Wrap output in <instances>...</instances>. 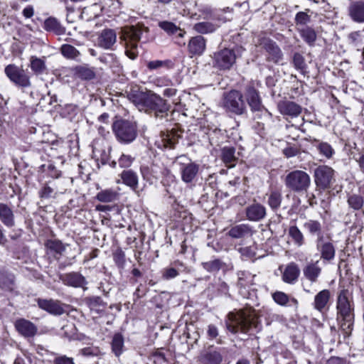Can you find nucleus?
<instances>
[{"instance_id": "obj_63", "label": "nucleus", "mask_w": 364, "mask_h": 364, "mask_svg": "<svg viewBox=\"0 0 364 364\" xmlns=\"http://www.w3.org/2000/svg\"><path fill=\"white\" fill-rule=\"evenodd\" d=\"M358 161L362 172L364 173V155H362Z\"/></svg>"}, {"instance_id": "obj_46", "label": "nucleus", "mask_w": 364, "mask_h": 364, "mask_svg": "<svg viewBox=\"0 0 364 364\" xmlns=\"http://www.w3.org/2000/svg\"><path fill=\"white\" fill-rule=\"evenodd\" d=\"M282 202V195L278 191L271 192L269 199L268 204L272 209H277L280 206Z\"/></svg>"}, {"instance_id": "obj_28", "label": "nucleus", "mask_w": 364, "mask_h": 364, "mask_svg": "<svg viewBox=\"0 0 364 364\" xmlns=\"http://www.w3.org/2000/svg\"><path fill=\"white\" fill-rule=\"evenodd\" d=\"M221 159L227 166L233 167L237 159L235 149L232 146H224L221 150Z\"/></svg>"}, {"instance_id": "obj_53", "label": "nucleus", "mask_w": 364, "mask_h": 364, "mask_svg": "<svg viewBox=\"0 0 364 364\" xmlns=\"http://www.w3.org/2000/svg\"><path fill=\"white\" fill-rule=\"evenodd\" d=\"M59 24L55 18H49L44 22V28L46 31H55L58 28Z\"/></svg>"}, {"instance_id": "obj_24", "label": "nucleus", "mask_w": 364, "mask_h": 364, "mask_svg": "<svg viewBox=\"0 0 364 364\" xmlns=\"http://www.w3.org/2000/svg\"><path fill=\"white\" fill-rule=\"evenodd\" d=\"M205 49V40L201 36L193 37L188 43V50L191 54L201 55Z\"/></svg>"}, {"instance_id": "obj_62", "label": "nucleus", "mask_w": 364, "mask_h": 364, "mask_svg": "<svg viewBox=\"0 0 364 364\" xmlns=\"http://www.w3.org/2000/svg\"><path fill=\"white\" fill-rule=\"evenodd\" d=\"M176 90L174 88H166L164 90V95L166 97H171L175 95Z\"/></svg>"}, {"instance_id": "obj_44", "label": "nucleus", "mask_w": 364, "mask_h": 364, "mask_svg": "<svg viewBox=\"0 0 364 364\" xmlns=\"http://www.w3.org/2000/svg\"><path fill=\"white\" fill-rule=\"evenodd\" d=\"M46 247L58 254H62L65 250L64 245L57 240H48L46 243Z\"/></svg>"}, {"instance_id": "obj_25", "label": "nucleus", "mask_w": 364, "mask_h": 364, "mask_svg": "<svg viewBox=\"0 0 364 364\" xmlns=\"http://www.w3.org/2000/svg\"><path fill=\"white\" fill-rule=\"evenodd\" d=\"M299 273L300 271L297 265L291 263L285 268L282 274V279L286 283L293 284L297 280Z\"/></svg>"}, {"instance_id": "obj_52", "label": "nucleus", "mask_w": 364, "mask_h": 364, "mask_svg": "<svg viewBox=\"0 0 364 364\" xmlns=\"http://www.w3.org/2000/svg\"><path fill=\"white\" fill-rule=\"evenodd\" d=\"M293 63L298 70H304L306 66L304 57L299 53H295L293 58Z\"/></svg>"}, {"instance_id": "obj_19", "label": "nucleus", "mask_w": 364, "mask_h": 364, "mask_svg": "<svg viewBox=\"0 0 364 364\" xmlns=\"http://www.w3.org/2000/svg\"><path fill=\"white\" fill-rule=\"evenodd\" d=\"M246 98L252 111H261L264 108L259 95L254 87L247 88Z\"/></svg>"}, {"instance_id": "obj_45", "label": "nucleus", "mask_w": 364, "mask_h": 364, "mask_svg": "<svg viewBox=\"0 0 364 364\" xmlns=\"http://www.w3.org/2000/svg\"><path fill=\"white\" fill-rule=\"evenodd\" d=\"M309 9L306 11L298 12L295 16V23L297 26H303L308 24L311 21V16L308 14Z\"/></svg>"}, {"instance_id": "obj_10", "label": "nucleus", "mask_w": 364, "mask_h": 364, "mask_svg": "<svg viewBox=\"0 0 364 364\" xmlns=\"http://www.w3.org/2000/svg\"><path fill=\"white\" fill-rule=\"evenodd\" d=\"M213 66L220 70H228L235 63L236 55L232 50L225 48L213 54Z\"/></svg>"}, {"instance_id": "obj_51", "label": "nucleus", "mask_w": 364, "mask_h": 364, "mask_svg": "<svg viewBox=\"0 0 364 364\" xmlns=\"http://www.w3.org/2000/svg\"><path fill=\"white\" fill-rule=\"evenodd\" d=\"M239 252L244 259H251L255 256L256 248L254 246L239 248Z\"/></svg>"}, {"instance_id": "obj_15", "label": "nucleus", "mask_w": 364, "mask_h": 364, "mask_svg": "<svg viewBox=\"0 0 364 364\" xmlns=\"http://www.w3.org/2000/svg\"><path fill=\"white\" fill-rule=\"evenodd\" d=\"M60 279L63 284L73 287H84L87 282L85 278L77 272H70L60 275Z\"/></svg>"}, {"instance_id": "obj_18", "label": "nucleus", "mask_w": 364, "mask_h": 364, "mask_svg": "<svg viewBox=\"0 0 364 364\" xmlns=\"http://www.w3.org/2000/svg\"><path fill=\"white\" fill-rule=\"evenodd\" d=\"M117 41V34L112 29H105L98 38L99 46L105 49H111Z\"/></svg>"}, {"instance_id": "obj_16", "label": "nucleus", "mask_w": 364, "mask_h": 364, "mask_svg": "<svg viewBox=\"0 0 364 364\" xmlns=\"http://www.w3.org/2000/svg\"><path fill=\"white\" fill-rule=\"evenodd\" d=\"M38 306L53 315H61L65 311L58 301L53 299H38Z\"/></svg>"}, {"instance_id": "obj_56", "label": "nucleus", "mask_w": 364, "mask_h": 364, "mask_svg": "<svg viewBox=\"0 0 364 364\" xmlns=\"http://www.w3.org/2000/svg\"><path fill=\"white\" fill-rule=\"evenodd\" d=\"M55 364H75L72 358L66 355L56 357L54 360Z\"/></svg>"}, {"instance_id": "obj_32", "label": "nucleus", "mask_w": 364, "mask_h": 364, "mask_svg": "<svg viewBox=\"0 0 364 364\" xmlns=\"http://www.w3.org/2000/svg\"><path fill=\"white\" fill-rule=\"evenodd\" d=\"M117 196L118 193L117 191L108 188L102 190L97 193L96 198L102 203H111L114 201L117 198Z\"/></svg>"}, {"instance_id": "obj_55", "label": "nucleus", "mask_w": 364, "mask_h": 364, "mask_svg": "<svg viewBox=\"0 0 364 364\" xmlns=\"http://www.w3.org/2000/svg\"><path fill=\"white\" fill-rule=\"evenodd\" d=\"M178 274V271L173 267L166 269L163 273V277L165 279H171L177 277Z\"/></svg>"}, {"instance_id": "obj_43", "label": "nucleus", "mask_w": 364, "mask_h": 364, "mask_svg": "<svg viewBox=\"0 0 364 364\" xmlns=\"http://www.w3.org/2000/svg\"><path fill=\"white\" fill-rule=\"evenodd\" d=\"M203 268L209 272H215L219 271L223 266L221 260L215 259L202 264Z\"/></svg>"}, {"instance_id": "obj_48", "label": "nucleus", "mask_w": 364, "mask_h": 364, "mask_svg": "<svg viewBox=\"0 0 364 364\" xmlns=\"http://www.w3.org/2000/svg\"><path fill=\"white\" fill-rule=\"evenodd\" d=\"M58 191L53 187L50 186L49 184H46L40 191L39 196L42 198H49L55 197L58 194Z\"/></svg>"}, {"instance_id": "obj_12", "label": "nucleus", "mask_w": 364, "mask_h": 364, "mask_svg": "<svg viewBox=\"0 0 364 364\" xmlns=\"http://www.w3.org/2000/svg\"><path fill=\"white\" fill-rule=\"evenodd\" d=\"M277 108L281 114L291 118L297 117L302 112L301 105L289 100H282L279 102Z\"/></svg>"}, {"instance_id": "obj_6", "label": "nucleus", "mask_w": 364, "mask_h": 364, "mask_svg": "<svg viewBox=\"0 0 364 364\" xmlns=\"http://www.w3.org/2000/svg\"><path fill=\"white\" fill-rule=\"evenodd\" d=\"M223 107L227 112L237 115L242 114L246 110L242 93L235 90L224 94Z\"/></svg>"}, {"instance_id": "obj_60", "label": "nucleus", "mask_w": 364, "mask_h": 364, "mask_svg": "<svg viewBox=\"0 0 364 364\" xmlns=\"http://www.w3.org/2000/svg\"><path fill=\"white\" fill-rule=\"evenodd\" d=\"M200 13L203 15V18H208L212 16L213 10L210 7L205 6L200 9Z\"/></svg>"}, {"instance_id": "obj_40", "label": "nucleus", "mask_w": 364, "mask_h": 364, "mask_svg": "<svg viewBox=\"0 0 364 364\" xmlns=\"http://www.w3.org/2000/svg\"><path fill=\"white\" fill-rule=\"evenodd\" d=\"M124 339L121 334H115L112 342V349L116 356H119L122 353Z\"/></svg>"}, {"instance_id": "obj_23", "label": "nucleus", "mask_w": 364, "mask_h": 364, "mask_svg": "<svg viewBox=\"0 0 364 364\" xmlns=\"http://www.w3.org/2000/svg\"><path fill=\"white\" fill-rule=\"evenodd\" d=\"M318 263L319 261L308 263L303 269L304 277L311 282H316L321 274V267Z\"/></svg>"}, {"instance_id": "obj_47", "label": "nucleus", "mask_w": 364, "mask_h": 364, "mask_svg": "<svg viewBox=\"0 0 364 364\" xmlns=\"http://www.w3.org/2000/svg\"><path fill=\"white\" fill-rule=\"evenodd\" d=\"M348 203L354 210H359L363 205V199L360 196L353 195L348 197Z\"/></svg>"}, {"instance_id": "obj_54", "label": "nucleus", "mask_w": 364, "mask_h": 364, "mask_svg": "<svg viewBox=\"0 0 364 364\" xmlns=\"http://www.w3.org/2000/svg\"><path fill=\"white\" fill-rule=\"evenodd\" d=\"M80 353L84 356H97L100 355V351L97 347H87L82 348Z\"/></svg>"}, {"instance_id": "obj_42", "label": "nucleus", "mask_w": 364, "mask_h": 364, "mask_svg": "<svg viewBox=\"0 0 364 364\" xmlns=\"http://www.w3.org/2000/svg\"><path fill=\"white\" fill-rule=\"evenodd\" d=\"M205 364H220L222 361L221 354L215 350L207 353L203 358Z\"/></svg>"}, {"instance_id": "obj_21", "label": "nucleus", "mask_w": 364, "mask_h": 364, "mask_svg": "<svg viewBox=\"0 0 364 364\" xmlns=\"http://www.w3.org/2000/svg\"><path fill=\"white\" fill-rule=\"evenodd\" d=\"M15 327L18 332L25 337L33 336L37 331L34 324L26 319L17 320L15 323Z\"/></svg>"}, {"instance_id": "obj_37", "label": "nucleus", "mask_w": 364, "mask_h": 364, "mask_svg": "<svg viewBox=\"0 0 364 364\" xmlns=\"http://www.w3.org/2000/svg\"><path fill=\"white\" fill-rule=\"evenodd\" d=\"M238 282L237 284L241 288H246L253 284L255 275L248 272H239L237 273Z\"/></svg>"}, {"instance_id": "obj_36", "label": "nucleus", "mask_w": 364, "mask_h": 364, "mask_svg": "<svg viewBox=\"0 0 364 364\" xmlns=\"http://www.w3.org/2000/svg\"><path fill=\"white\" fill-rule=\"evenodd\" d=\"M304 226L310 234L317 235L318 239L323 238L321 235V225L318 221L310 220L306 222Z\"/></svg>"}, {"instance_id": "obj_59", "label": "nucleus", "mask_w": 364, "mask_h": 364, "mask_svg": "<svg viewBox=\"0 0 364 364\" xmlns=\"http://www.w3.org/2000/svg\"><path fill=\"white\" fill-rule=\"evenodd\" d=\"M297 152V149L291 146L287 147L283 150V153L288 158L296 156Z\"/></svg>"}, {"instance_id": "obj_8", "label": "nucleus", "mask_w": 364, "mask_h": 364, "mask_svg": "<svg viewBox=\"0 0 364 364\" xmlns=\"http://www.w3.org/2000/svg\"><path fill=\"white\" fill-rule=\"evenodd\" d=\"M176 163L179 166L182 181L187 183L192 182L198 173L199 165L186 156L177 157Z\"/></svg>"}, {"instance_id": "obj_58", "label": "nucleus", "mask_w": 364, "mask_h": 364, "mask_svg": "<svg viewBox=\"0 0 364 364\" xmlns=\"http://www.w3.org/2000/svg\"><path fill=\"white\" fill-rule=\"evenodd\" d=\"M207 333L210 338H215L218 335V328L213 325L208 326Z\"/></svg>"}, {"instance_id": "obj_1", "label": "nucleus", "mask_w": 364, "mask_h": 364, "mask_svg": "<svg viewBox=\"0 0 364 364\" xmlns=\"http://www.w3.org/2000/svg\"><path fill=\"white\" fill-rule=\"evenodd\" d=\"M228 318L230 323H228V328L232 333H236L238 331L246 333L253 328H257V318L250 310L230 312L228 314Z\"/></svg>"}, {"instance_id": "obj_27", "label": "nucleus", "mask_w": 364, "mask_h": 364, "mask_svg": "<svg viewBox=\"0 0 364 364\" xmlns=\"http://www.w3.org/2000/svg\"><path fill=\"white\" fill-rule=\"evenodd\" d=\"M228 235L232 238H241L245 236L252 235V230L250 225L246 224H240L232 227Z\"/></svg>"}, {"instance_id": "obj_50", "label": "nucleus", "mask_w": 364, "mask_h": 364, "mask_svg": "<svg viewBox=\"0 0 364 364\" xmlns=\"http://www.w3.org/2000/svg\"><path fill=\"white\" fill-rule=\"evenodd\" d=\"M274 301L281 305L284 306L289 301V296L284 292L277 291L272 295Z\"/></svg>"}, {"instance_id": "obj_5", "label": "nucleus", "mask_w": 364, "mask_h": 364, "mask_svg": "<svg viewBox=\"0 0 364 364\" xmlns=\"http://www.w3.org/2000/svg\"><path fill=\"white\" fill-rule=\"evenodd\" d=\"M287 188L296 193L306 192L311 184L309 175L301 170H295L289 173L285 178Z\"/></svg>"}, {"instance_id": "obj_7", "label": "nucleus", "mask_w": 364, "mask_h": 364, "mask_svg": "<svg viewBox=\"0 0 364 364\" xmlns=\"http://www.w3.org/2000/svg\"><path fill=\"white\" fill-rule=\"evenodd\" d=\"M137 98H139V101L134 100L135 102L139 105L141 101L142 105L155 111L156 115H158V113H164L168 109L166 101L154 93H141Z\"/></svg>"}, {"instance_id": "obj_22", "label": "nucleus", "mask_w": 364, "mask_h": 364, "mask_svg": "<svg viewBox=\"0 0 364 364\" xmlns=\"http://www.w3.org/2000/svg\"><path fill=\"white\" fill-rule=\"evenodd\" d=\"M0 220L8 228L15 225V218L12 209L5 203H0Z\"/></svg>"}, {"instance_id": "obj_30", "label": "nucleus", "mask_w": 364, "mask_h": 364, "mask_svg": "<svg viewBox=\"0 0 364 364\" xmlns=\"http://www.w3.org/2000/svg\"><path fill=\"white\" fill-rule=\"evenodd\" d=\"M30 68L36 75L43 73L46 70V65L43 58L31 56L30 58Z\"/></svg>"}, {"instance_id": "obj_20", "label": "nucleus", "mask_w": 364, "mask_h": 364, "mask_svg": "<svg viewBox=\"0 0 364 364\" xmlns=\"http://www.w3.org/2000/svg\"><path fill=\"white\" fill-rule=\"evenodd\" d=\"M266 215L265 208L259 203H254L246 208V216L249 220L259 221Z\"/></svg>"}, {"instance_id": "obj_17", "label": "nucleus", "mask_w": 364, "mask_h": 364, "mask_svg": "<svg viewBox=\"0 0 364 364\" xmlns=\"http://www.w3.org/2000/svg\"><path fill=\"white\" fill-rule=\"evenodd\" d=\"M348 15L354 22L364 23V1H355L348 7Z\"/></svg>"}, {"instance_id": "obj_4", "label": "nucleus", "mask_w": 364, "mask_h": 364, "mask_svg": "<svg viewBox=\"0 0 364 364\" xmlns=\"http://www.w3.org/2000/svg\"><path fill=\"white\" fill-rule=\"evenodd\" d=\"M112 129L117 140L124 144L133 141L137 135L136 123L126 119L116 120L112 124Z\"/></svg>"}, {"instance_id": "obj_13", "label": "nucleus", "mask_w": 364, "mask_h": 364, "mask_svg": "<svg viewBox=\"0 0 364 364\" xmlns=\"http://www.w3.org/2000/svg\"><path fill=\"white\" fill-rule=\"evenodd\" d=\"M118 176L119 178L116 179L117 184L122 183L130 188L133 191L138 192L139 177L136 172L132 169L124 170Z\"/></svg>"}, {"instance_id": "obj_64", "label": "nucleus", "mask_w": 364, "mask_h": 364, "mask_svg": "<svg viewBox=\"0 0 364 364\" xmlns=\"http://www.w3.org/2000/svg\"><path fill=\"white\" fill-rule=\"evenodd\" d=\"M108 117H109L108 114L104 113L100 116L99 119L100 121L105 122L108 119Z\"/></svg>"}, {"instance_id": "obj_9", "label": "nucleus", "mask_w": 364, "mask_h": 364, "mask_svg": "<svg viewBox=\"0 0 364 364\" xmlns=\"http://www.w3.org/2000/svg\"><path fill=\"white\" fill-rule=\"evenodd\" d=\"M4 73L6 77L18 87H28L31 85L29 76L22 68L14 64L6 66Z\"/></svg>"}, {"instance_id": "obj_57", "label": "nucleus", "mask_w": 364, "mask_h": 364, "mask_svg": "<svg viewBox=\"0 0 364 364\" xmlns=\"http://www.w3.org/2000/svg\"><path fill=\"white\" fill-rule=\"evenodd\" d=\"M164 64V62L161 60H153L148 63L147 67L149 70H156L162 67Z\"/></svg>"}, {"instance_id": "obj_41", "label": "nucleus", "mask_w": 364, "mask_h": 364, "mask_svg": "<svg viewBox=\"0 0 364 364\" xmlns=\"http://www.w3.org/2000/svg\"><path fill=\"white\" fill-rule=\"evenodd\" d=\"M64 57L69 59H76L80 55V52L73 46L64 44L60 48Z\"/></svg>"}, {"instance_id": "obj_35", "label": "nucleus", "mask_w": 364, "mask_h": 364, "mask_svg": "<svg viewBox=\"0 0 364 364\" xmlns=\"http://www.w3.org/2000/svg\"><path fill=\"white\" fill-rule=\"evenodd\" d=\"M216 28L217 26L215 24L207 21L199 22L193 26L194 31L202 34L213 33Z\"/></svg>"}, {"instance_id": "obj_31", "label": "nucleus", "mask_w": 364, "mask_h": 364, "mask_svg": "<svg viewBox=\"0 0 364 364\" xmlns=\"http://www.w3.org/2000/svg\"><path fill=\"white\" fill-rule=\"evenodd\" d=\"M265 49L269 54V58L274 63H278L282 58V52L279 46L273 42H269L265 45Z\"/></svg>"}, {"instance_id": "obj_38", "label": "nucleus", "mask_w": 364, "mask_h": 364, "mask_svg": "<svg viewBox=\"0 0 364 364\" xmlns=\"http://www.w3.org/2000/svg\"><path fill=\"white\" fill-rule=\"evenodd\" d=\"M288 234L296 246L301 247L304 244V235L296 226H290Z\"/></svg>"}, {"instance_id": "obj_39", "label": "nucleus", "mask_w": 364, "mask_h": 364, "mask_svg": "<svg viewBox=\"0 0 364 364\" xmlns=\"http://www.w3.org/2000/svg\"><path fill=\"white\" fill-rule=\"evenodd\" d=\"M316 146L319 154L327 159L332 158L335 153L334 149L327 142L320 141Z\"/></svg>"}, {"instance_id": "obj_2", "label": "nucleus", "mask_w": 364, "mask_h": 364, "mask_svg": "<svg viewBox=\"0 0 364 364\" xmlns=\"http://www.w3.org/2000/svg\"><path fill=\"white\" fill-rule=\"evenodd\" d=\"M336 308L338 311V319H341V326L342 330L346 334L351 332L353 324V308L348 299V290L343 289L340 291L338 299Z\"/></svg>"}, {"instance_id": "obj_11", "label": "nucleus", "mask_w": 364, "mask_h": 364, "mask_svg": "<svg viewBox=\"0 0 364 364\" xmlns=\"http://www.w3.org/2000/svg\"><path fill=\"white\" fill-rule=\"evenodd\" d=\"M334 171L328 166H319L314 171L315 183L323 189L330 186L333 180Z\"/></svg>"}, {"instance_id": "obj_29", "label": "nucleus", "mask_w": 364, "mask_h": 364, "mask_svg": "<svg viewBox=\"0 0 364 364\" xmlns=\"http://www.w3.org/2000/svg\"><path fill=\"white\" fill-rule=\"evenodd\" d=\"M74 71L78 77L83 80H92L95 77L94 68L89 67L87 65L76 66Z\"/></svg>"}, {"instance_id": "obj_14", "label": "nucleus", "mask_w": 364, "mask_h": 364, "mask_svg": "<svg viewBox=\"0 0 364 364\" xmlns=\"http://www.w3.org/2000/svg\"><path fill=\"white\" fill-rule=\"evenodd\" d=\"M316 247L321 254V259L330 262L333 260L336 255V249L332 242L324 241L323 238L318 239Z\"/></svg>"}, {"instance_id": "obj_49", "label": "nucleus", "mask_w": 364, "mask_h": 364, "mask_svg": "<svg viewBox=\"0 0 364 364\" xmlns=\"http://www.w3.org/2000/svg\"><path fill=\"white\" fill-rule=\"evenodd\" d=\"M134 159V157L129 154H122L118 159V163L121 168H129L132 166Z\"/></svg>"}, {"instance_id": "obj_61", "label": "nucleus", "mask_w": 364, "mask_h": 364, "mask_svg": "<svg viewBox=\"0 0 364 364\" xmlns=\"http://www.w3.org/2000/svg\"><path fill=\"white\" fill-rule=\"evenodd\" d=\"M33 14H34V9L32 6H28L26 8H24L23 10V15L26 18H31L33 16Z\"/></svg>"}, {"instance_id": "obj_33", "label": "nucleus", "mask_w": 364, "mask_h": 364, "mask_svg": "<svg viewBox=\"0 0 364 364\" xmlns=\"http://www.w3.org/2000/svg\"><path fill=\"white\" fill-rule=\"evenodd\" d=\"M298 31L303 40L309 46L314 45L316 40V33L311 27L306 26L304 28H299Z\"/></svg>"}, {"instance_id": "obj_34", "label": "nucleus", "mask_w": 364, "mask_h": 364, "mask_svg": "<svg viewBox=\"0 0 364 364\" xmlns=\"http://www.w3.org/2000/svg\"><path fill=\"white\" fill-rule=\"evenodd\" d=\"M159 27L168 34H177L178 37L183 38L186 32L176 26L173 23L169 21H161L159 23Z\"/></svg>"}, {"instance_id": "obj_3", "label": "nucleus", "mask_w": 364, "mask_h": 364, "mask_svg": "<svg viewBox=\"0 0 364 364\" xmlns=\"http://www.w3.org/2000/svg\"><path fill=\"white\" fill-rule=\"evenodd\" d=\"M141 30L135 26L125 27L120 37L124 43L125 53L130 59H135L138 54V43L141 39Z\"/></svg>"}, {"instance_id": "obj_26", "label": "nucleus", "mask_w": 364, "mask_h": 364, "mask_svg": "<svg viewBox=\"0 0 364 364\" xmlns=\"http://www.w3.org/2000/svg\"><path fill=\"white\" fill-rule=\"evenodd\" d=\"M331 296L330 291L323 289L319 291L314 297V307L318 311H322L326 306Z\"/></svg>"}]
</instances>
